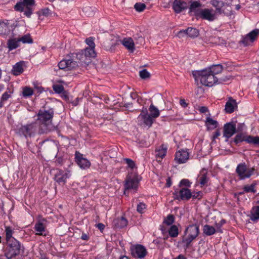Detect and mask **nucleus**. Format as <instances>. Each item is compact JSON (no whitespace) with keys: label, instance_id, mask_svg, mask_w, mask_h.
Listing matches in <instances>:
<instances>
[{"label":"nucleus","instance_id":"obj_1","mask_svg":"<svg viewBox=\"0 0 259 259\" xmlns=\"http://www.w3.org/2000/svg\"><path fill=\"white\" fill-rule=\"evenodd\" d=\"M194 76L200 79L202 84L209 87L213 86L218 82L219 83H222L227 80V79H218L217 77L214 76L213 74L211 73L206 69L198 71Z\"/></svg>","mask_w":259,"mask_h":259},{"label":"nucleus","instance_id":"obj_2","mask_svg":"<svg viewBox=\"0 0 259 259\" xmlns=\"http://www.w3.org/2000/svg\"><path fill=\"white\" fill-rule=\"evenodd\" d=\"M4 255L7 259H13L20 253L21 244L17 240L6 242Z\"/></svg>","mask_w":259,"mask_h":259},{"label":"nucleus","instance_id":"obj_3","mask_svg":"<svg viewBox=\"0 0 259 259\" xmlns=\"http://www.w3.org/2000/svg\"><path fill=\"white\" fill-rule=\"evenodd\" d=\"M35 4V0H23L18 2L15 6L14 9L19 12H23L24 15L30 18L33 13V7Z\"/></svg>","mask_w":259,"mask_h":259},{"label":"nucleus","instance_id":"obj_4","mask_svg":"<svg viewBox=\"0 0 259 259\" xmlns=\"http://www.w3.org/2000/svg\"><path fill=\"white\" fill-rule=\"evenodd\" d=\"M254 167H248L245 162L238 164L235 170V172L240 180L249 179L254 174Z\"/></svg>","mask_w":259,"mask_h":259},{"label":"nucleus","instance_id":"obj_5","mask_svg":"<svg viewBox=\"0 0 259 259\" xmlns=\"http://www.w3.org/2000/svg\"><path fill=\"white\" fill-rule=\"evenodd\" d=\"M79 63L74 58L69 57L60 61L58 65L60 69L69 71L79 66Z\"/></svg>","mask_w":259,"mask_h":259},{"label":"nucleus","instance_id":"obj_6","mask_svg":"<svg viewBox=\"0 0 259 259\" xmlns=\"http://www.w3.org/2000/svg\"><path fill=\"white\" fill-rule=\"evenodd\" d=\"M137 119L139 124L148 127L151 126L154 122V119L148 114L147 110L146 108L141 110Z\"/></svg>","mask_w":259,"mask_h":259},{"label":"nucleus","instance_id":"obj_7","mask_svg":"<svg viewBox=\"0 0 259 259\" xmlns=\"http://www.w3.org/2000/svg\"><path fill=\"white\" fill-rule=\"evenodd\" d=\"M96 56L94 49L87 48L82 50L80 53L76 55V58L78 59L80 63H88L90 62L91 58L95 57Z\"/></svg>","mask_w":259,"mask_h":259},{"label":"nucleus","instance_id":"obj_8","mask_svg":"<svg viewBox=\"0 0 259 259\" xmlns=\"http://www.w3.org/2000/svg\"><path fill=\"white\" fill-rule=\"evenodd\" d=\"M36 130V123H31L21 126L18 130V133L20 135L24 136L26 138L31 137L34 135Z\"/></svg>","mask_w":259,"mask_h":259},{"label":"nucleus","instance_id":"obj_9","mask_svg":"<svg viewBox=\"0 0 259 259\" xmlns=\"http://www.w3.org/2000/svg\"><path fill=\"white\" fill-rule=\"evenodd\" d=\"M130 250L132 256L138 258H143L147 254L146 248L141 244L132 245Z\"/></svg>","mask_w":259,"mask_h":259},{"label":"nucleus","instance_id":"obj_10","mask_svg":"<svg viewBox=\"0 0 259 259\" xmlns=\"http://www.w3.org/2000/svg\"><path fill=\"white\" fill-rule=\"evenodd\" d=\"M54 114L53 109H49L48 110H40L37 113L38 119L46 124L47 122L52 121Z\"/></svg>","mask_w":259,"mask_h":259},{"label":"nucleus","instance_id":"obj_11","mask_svg":"<svg viewBox=\"0 0 259 259\" xmlns=\"http://www.w3.org/2000/svg\"><path fill=\"white\" fill-rule=\"evenodd\" d=\"M175 198L178 200H188L192 197V192L188 188H183L173 193Z\"/></svg>","mask_w":259,"mask_h":259},{"label":"nucleus","instance_id":"obj_12","mask_svg":"<svg viewBox=\"0 0 259 259\" xmlns=\"http://www.w3.org/2000/svg\"><path fill=\"white\" fill-rule=\"evenodd\" d=\"M259 35V29H255L244 36L241 40V42L245 46H249L251 44Z\"/></svg>","mask_w":259,"mask_h":259},{"label":"nucleus","instance_id":"obj_13","mask_svg":"<svg viewBox=\"0 0 259 259\" xmlns=\"http://www.w3.org/2000/svg\"><path fill=\"white\" fill-rule=\"evenodd\" d=\"M139 181L136 177H127L124 184V194H126L128 190H132L134 192L136 191L138 187Z\"/></svg>","mask_w":259,"mask_h":259},{"label":"nucleus","instance_id":"obj_14","mask_svg":"<svg viewBox=\"0 0 259 259\" xmlns=\"http://www.w3.org/2000/svg\"><path fill=\"white\" fill-rule=\"evenodd\" d=\"M70 172L67 170H57L55 175V181L59 184H65L67 179L70 177Z\"/></svg>","mask_w":259,"mask_h":259},{"label":"nucleus","instance_id":"obj_15","mask_svg":"<svg viewBox=\"0 0 259 259\" xmlns=\"http://www.w3.org/2000/svg\"><path fill=\"white\" fill-rule=\"evenodd\" d=\"M75 159L77 165L82 169L88 168L91 166V162L79 152H75Z\"/></svg>","mask_w":259,"mask_h":259},{"label":"nucleus","instance_id":"obj_16","mask_svg":"<svg viewBox=\"0 0 259 259\" xmlns=\"http://www.w3.org/2000/svg\"><path fill=\"white\" fill-rule=\"evenodd\" d=\"M236 132V125L233 122L226 123L223 128V136L227 139L231 138Z\"/></svg>","mask_w":259,"mask_h":259},{"label":"nucleus","instance_id":"obj_17","mask_svg":"<svg viewBox=\"0 0 259 259\" xmlns=\"http://www.w3.org/2000/svg\"><path fill=\"white\" fill-rule=\"evenodd\" d=\"M198 17L210 21L214 20L216 18L215 11L212 9H204L201 10Z\"/></svg>","mask_w":259,"mask_h":259},{"label":"nucleus","instance_id":"obj_18","mask_svg":"<svg viewBox=\"0 0 259 259\" xmlns=\"http://www.w3.org/2000/svg\"><path fill=\"white\" fill-rule=\"evenodd\" d=\"M167 150V146L165 144H162L155 148V157L158 162H160L165 156Z\"/></svg>","mask_w":259,"mask_h":259},{"label":"nucleus","instance_id":"obj_19","mask_svg":"<svg viewBox=\"0 0 259 259\" xmlns=\"http://www.w3.org/2000/svg\"><path fill=\"white\" fill-rule=\"evenodd\" d=\"M189 154L187 150H181L175 154V160L179 164L184 163L188 160Z\"/></svg>","mask_w":259,"mask_h":259},{"label":"nucleus","instance_id":"obj_20","mask_svg":"<svg viewBox=\"0 0 259 259\" xmlns=\"http://www.w3.org/2000/svg\"><path fill=\"white\" fill-rule=\"evenodd\" d=\"M188 7V4L182 0H175L172 8L176 13H180Z\"/></svg>","mask_w":259,"mask_h":259},{"label":"nucleus","instance_id":"obj_21","mask_svg":"<svg viewBox=\"0 0 259 259\" xmlns=\"http://www.w3.org/2000/svg\"><path fill=\"white\" fill-rule=\"evenodd\" d=\"M207 169L203 168L200 171L197 179V183H199L202 187L207 185L208 182Z\"/></svg>","mask_w":259,"mask_h":259},{"label":"nucleus","instance_id":"obj_22","mask_svg":"<svg viewBox=\"0 0 259 259\" xmlns=\"http://www.w3.org/2000/svg\"><path fill=\"white\" fill-rule=\"evenodd\" d=\"M121 43L130 53H133L135 50V43L132 37L124 38Z\"/></svg>","mask_w":259,"mask_h":259},{"label":"nucleus","instance_id":"obj_23","mask_svg":"<svg viewBox=\"0 0 259 259\" xmlns=\"http://www.w3.org/2000/svg\"><path fill=\"white\" fill-rule=\"evenodd\" d=\"M199 232V227L197 225H192L189 226L185 231V234L188 236L195 238Z\"/></svg>","mask_w":259,"mask_h":259},{"label":"nucleus","instance_id":"obj_24","mask_svg":"<svg viewBox=\"0 0 259 259\" xmlns=\"http://www.w3.org/2000/svg\"><path fill=\"white\" fill-rule=\"evenodd\" d=\"M5 239L6 242L17 240L13 237L15 232V228L10 226H5Z\"/></svg>","mask_w":259,"mask_h":259},{"label":"nucleus","instance_id":"obj_25","mask_svg":"<svg viewBox=\"0 0 259 259\" xmlns=\"http://www.w3.org/2000/svg\"><path fill=\"white\" fill-rule=\"evenodd\" d=\"M201 6L200 3L197 1H193L191 3L189 7V12L193 13L194 15L198 17L202 9L200 8Z\"/></svg>","mask_w":259,"mask_h":259},{"label":"nucleus","instance_id":"obj_26","mask_svg":"<svg viewBox=\"0 0 259 259\" xmlns=\"http://www.w3.org/2000/svg\"><path fill=\"white\" fill-rule=\"evenodd\" d=\"M25 62L20 61L13 66L12 72L14 75H19L23 72Z\"/></svg>","mask_w":259,"mask_h":259},{"label":"nucleus","instance_id":"obj_27","mask_svg":"<svg viewBox=\"0 0 259 259\" xmlns=\"http://www.w3.org/2000/svg\"><path fill=\"white\" fill-rule=\"evenodd\" d=\"M237 107L236 101L231 98L229 99L225 105V110L227 113H231Z\"/></svg>","mask_w":259,"mask_h":259},{"label":"nucleus","instance_id":"obj_28","mask_svg":"<svg viewBox=\"0 0 259 259\" xmlns=\"http://www.w3.org/2000/svg\"><path fill=\"white\" fill-rule=\"evenodd\" d=\"M257 205L254 206L251 210L250 219L253 222L259 220V202H257Z\"/></svg>","mask_w":259,"mask_h":259},{"label":"nucleus","instance_id":"obj_29","mask_svg":"<svg viewBox=\"0 0 259 259\" xmlns=\"http://www.w3.org/2000/svg\"><path fill=\"white\" fill-rule=\"evenodd\" d=\"M7 47L9 51H12L20 47V42L17 38L9 39L7 41Z\"/></svg>","mask_w":259,"mask_h":259},{"label":"nucleus","instance_id":"obj_30","mask_svg":"<svg viewBox=\"0 0 259 259\" xmlns=\"http://www.w3.org/2000/svg\"><path fill=\"white\" fill-rule=\"evenodd\" d=\"M34 230L36 232L35 234L36 235L39 236H46V234H44V233L46 231V227L45 225L41 222H37L36 223L34 227Z\"/></svg>","mask_w":259,"mask_h":259},{"label":"nucleus","instance_id":"obj_31","mask_svg":"<svg viewBox=\"0 0 259 259\" xmlns=\"http://www.w3.org/2000/svg\"><path fill=\"white\" fill-rule=\"evenodd\" d=\"M113 225L117 228H123L127 225V221L124 217L117 218L113 221Z\"/></svg>","mask_w":259,"mask_h":259},{"label":"nucleus","instance_id":"obj_32","mask_svg":"<svg viewBox=\"0 0 259 259\" xmlns=\"http://www.w3.org/2000/svg\"><path fill=\"white\" fill-rule=\"evenodd\" d=\"M206 69L212 74H213L214 76L220 73L223 70V66L221 64H217L212 65Z\"/></svg>","mask_w":259,"mask_h":259},{"label":"nucleus","instance_id":"obj_33","mask_svg":"<svg viewBox=\"0 0 259 259\" xmlns=\"http://www.w3.org/2000/svg\"><path fill=\"white\" fill-rule=\"evenodd\" d=\"M149 111L150 112L149 115L154 120V119L157 118L160 115L159 110L152 104L150 105Z\"/></svg>","mask_w":259,"mask_h":259},{"label":"nucleus","instance_id":"obj_34","mask_svg":"<svg viewBox=\"0 0 259 259\" xmlns=\"http://www.w3.org/2000/svg\"><path fill=\"white\" fill-rule=\"evenodd\" d=\"M205 125L208 129L212 130L216 128L218 125L217 120H213L210 117H207L205 121Z\"/></svg>","mask_w":259,"mask_h":259},{"label":"nucleus","instance_id":"obj_35","mask_svg":"<svg viewBox=\"0 0 259 259\" xmlns=\"http://www.w3.org/2000/svg\"><path fill=\"white\" fill-rule=\"evenodd\" d=\"M10 32V28L7 24L4 22H0V34L4 36H7Z\"/></svg>","mask_w":259,"mask_h":259},{"label":"nucleus","instance_id":"obj_36","mask_svg":"<svg viewBox=\"0 0 259 259\" xmlns=\"http://www.w3.org/2000/svg\"><path fill=\"white\" fill-rule=\"evenodd\" d=\"M187 35L191 38L196 37L199 35L198 29L193 27H188L186 29Z\"/></svg>","mask_w":259,"mask_h":259},{"label":"nucleus","instance_id":"obj_37","mask_svg":"<svg viewBox=\"0 0 259 259\" xmlns=\"http://www.w3.org/2000/svg\"><path fill=\"white\" fill-rule=\"evenodd\" d=\"M203 233L207 236H210L214 234L216 230L214 228L208 225H205L203 227Z\"/></svg>","mask_w":259,"mask_h":259},{"label":"nucleus","instance_id":"obj_38","mask_svg":"<svg viewBox=\"0 0 259 259\" xmlns=\"http://www.w3.org/2000/svg\"><path fill=\"white\" fill-rule=\"evenodd\" d=\"M246 142L249 144H253L254 145H259V137L258 136H247Z\"/></svg>","mask_w":259,"mask_h":259},{"label":"nucleus","instance_id":"obj_39","mask_svg":"<svg viewBox=\"0 0 259 259\" xmlns=\"http://www.w3.org/2000/svg\"><path fill=\"white\" fill-rule=\"evenodd\" d=\"M19 42H21L23 44H32L33 42V39L31 38L30 34H26L23 36L18 37Z\"/></svg>","mask_w":259,"mask_h":259},{"label":"nucleus","instance_id":"obj_40","mask_svg":"<svg viewBox=\"0 0 259 259\" xmlns=\"http://www.w3.org/2000/svg\"><path fill=\"white\" fill-rule=\"evenodd\" d=\"M168 232L169 235L173 238L177 237L179 234L178 228L176 225L171 226Z\"/></svg>","mask_w":259,"mask_h":259},{"label":"nucleus","instance_id":"obj_41","mask_svg":"<svg viewBox=\"0 0 259 259\" xmlns=\"http://www.w3.org/2000/svg\"><path fill=\"white\" fill-rule=\"evenodd\" d=\"M33 93V89L30 87H25L23 88L22 95L24 98L30 97Z\"/></svg>","mask_w":259,"mask_h":259},{"label":"nucleus","instance_id":"obj_42","mask_svg":"<svg viewBox=\"0 0 259 259\" xmlns=\"http://www.w3.org/2000/svg\"><path fill=\"white\" fill-rule=\"evenodd\" d=\"M195 238H193L192 237L188 236V235H186L184 237L182 243L184 244V246L186 247V248H188L189 245H190V243Z\"/></svg>","mask_w":259,"mask_h":259},{"label":"nucleus","instance_id":"obj_43","mask_svg":"<svg viewBox=\"0 0 259 259\" xmlns=\"http://www.w3.org/2000/svg\"><path fill=\"white\" fill-rule=\"evenodd\" d=\"M256 183H252L250 185H246L243 187V191L245 193L252 192L255 193Z\"/></svg>","mask_w":259,"mask_h":259},{"label":"nucleus","instance_id":"obj_44","mask_svg":"<svg viewBox=\"0 0 259 259\" xmlns=\"http://www.w3.org/2000/svg\"><path fill=\"white\" fill-rule=\"evenodd\" d=\"M246 137L247 136H244L242 133L238 134L234 138V142L238 144L242 141L246 142Z\"/></svg>","mask_w":259,"mask_h":259},{"label":"nucleus","instance_id":"obj_45","mask_svg":"<svg viewBox=\"0 0 259 259\" xmlns=\"http://www.w3.org/2000/svg\"><path fill=\"white\" fill-rule=\"evenodd\" d=\"M136 10L139 12L143 11L146 8V5L144 3H137L134 6Z\"/></svg>","mask_w":259,"mask_h":259},{"label":"nucleus","instance_id":"obj_46","mask_svg":"<svg viewBox=\"0 0 259 259\" xmlns=\"http://www.w3.org/2000/svg\"><path fill=\"white\" fill-rule=\"evenodd\" d=\"M146 208V205L143 202H140L138 204L137 210L138 212L140 213H143L144 212Z\"/></svg>","mask_w":259,"mask_h":259},{"label":"nucleus","instance_id":"obj_47","mask_svg":"<svg viewBox=\"0 0 259 259\" xmlns=\"http://www.w3.org/2000/svg\"><path fill=\"white\" fill-rule=\"evenodd\" d=\"M139 75L141 78H142V79H146L150 77V73L145 69H144L140 71L139 72Z\"/></svg>","mask_w":259,"mask_h":259},{"label":"nucleus","instance_id":"obj_48","mask_svg":"<svg viewBox=\"0 0 259 259\" xmlns=\"http://www.w3.org/2000/svg\"><path fill=\"white\" fill-rule=\"evenodd\" d=\"M212 5L216 7V10L220 12L221 7L223 5V2L222 1H219L217 0H212Z\"/></svg>","mask_w":259,"mask_h":259},{"label":"nucleus","instance_id":"obj_49","mask_svg":"<svg viewBox=\"0 0 259 259\" xmlns=\"http://www.w3.org/2000/svg\"><path fill=\"white\" fill-rule=\"evenodd\" d=\"M174 222V217L172 214H169L164 220V223L167 225H171Z\"/></svg>","mask_w":259,"mask_h":259},{"label":"nucleus","instance_id":"obj_50","mask_svg":"<svg viewBox=\"0 0 259 259\" xmlns=\"http://www.w3.org/2000/svg\"><path fill=\"white\" fill-rule=\"evenodd\" d=\"M53 88L54 91L57 93H61L64 91V87L61 84H55Z\"/></svg>","mask_w":259,"mask_h":259},{"label":"nucleus","instance_id":"obj_51","mask_svg":"<svg viewBox=\"0 0 259 259\" xmlns=\"http://www.w3.org/2000/svg\"><path fill=\"white\" fill-rule=\"evenodd\" d=\"M123 160L128 167L131 168V169H133L135 167L136 165L135 162L131 159L125 158Z\"/></svg>","mask_w":259,"mask_h":259},{"label":"nucleus","instance_id":"obj_52","mask_svg":"<svg viewBox=\"0 0 259 259\" xmlns=\"http://www.w3.org/2000/svg\"><path fill=\"white\" fill-rule=\"evenodd\" d=\"M85 42L89 46L88 48L95 49V44L94 41V39L93 37H89L86 39Z\"/></svg>","mask_w":259,"mask_h":259},{"label":"nucleus","instance_id":"obj_53","mask_svg":"<svg viewBox=\"0 0 259 259\" xmlns=\"http://www.w3.org/2000/svg\"><path fill=\"white\" fill-rule=\"evenodd\" d=\"M202 197V193L201 191H198L197 192L192 193V197L193 199H200Z\"/></svg>","mask_w":259,"mask_h":259},{"label":"nucleus","instance_id":"obj_54","mask_svg":"<svg viewBox=\"0 0 259 259\" xmlns=\"http://www.w3.org/2000/svg\"><path fill=\"white\" fill-rule=\"evenodd\" d=\"M11 92L10 91H9V92H5L2 97H1V100L2 101H7L10 97V95H11Z\"/></svg>","mask_w":259,"mask_h":259},{"label":"nucleus","instance_id":"obj_55","mask_svg":"<svg viewBox=\"0 0 259 259\" xmlns=\"http://www.w3.org/2000/svg\"><path fill=\"white\" fill-rule=\"evenodd\" d=\"M177 36L180 38H182L186 36H187L186 29L181 30L180 31L178 32Z\"/></svg>","mask_w":259,"mask_h":259},{"label":"nucleus","instance_id":"obj_56","mask_svg":"<svg viewBox=\"0 0 259 259\" xmlns=\"http://www.w3.org/2000/svg\"><path fill=\"white\" fill-rule=\"evenodd\" d=\"M83 11L89 16H91L94 15L93 9L91 7H85L83 9Z\"/></svg>","mask_w":259,"mask_h":259},{"label":"nucleus","instance_id":"obj_57","mask_svg":"<svg viewBox=\"0 0 259 259\" xmlns=\"http://www.w3.org/2000/svg\"><path fill=\"white\" fill-rule=\"evenodd\" d=\"M191 183L187 179H183L180 181V185L189 187Z\"/></svg>","mask_w":259,"mask_h":259},{"label":"nucleus","instance_id":"obj_58","mask_svg":"<svg viewBox=\"0 0 259 259\" xmlns=\"http://www.w3.org/2000/svg\"><path fill=\"white\" fill-rule=\"evenodd\" d=\"M180 104L183 108H186L188 105V104L186 103L185 100L183 99L180 100Z\"/></svg>","mask_w":259,"mask_h":259},{"label":"nucleus","instance_id":"obj_59","mask_svg":"<svg viewBox=\"0 0 259 259\" xmlns=\"http://www.w3.org/2000/svg\"><path fill=\"white\" fill-rule=\"evenodd\" d=\"M41 13L42 15L47 16L50 13V10L49 9H45L41 10Z\"/></svg>","mask_w":259,"mask_h":259},{"label":"nucleus","instance_id":"obj_60","mask_svg":"<svg viewBox=\"0 0 259 259\" xmlns=\"http://www.w3.org/2000/svg\"><path fill=\"white\" fill-rule=\"evenodd\" d=\"M220 135L221 133L219 130H217V131H215L212 136L213 140H214L215 139H217L218 137L220 136Z\"/></svg>","mask_w":259,"mask_h":259},{"label":"nucleus","instance_id":"obj_61","mask_svg":"<svg viewBox=\"0 0 259 259\" xmlns=\"http://www.w3.org/2000/svg\"><path fill=\"white\" fill-rule=\"evenodd\" d=\"M81 239L83 240H88L89 239V234L83 233L81 236Z\"/></svg>","mask_w":259,"mask_h":259},{"label":"nucleus","instance_id":"obj_62","mask_svg":"<svg viewBox=\"0 0 259 259\" xmlns=\"http://www.w3.org/2000/svg\"><path fill=\"white\" fill-rule=\"evenodd\" d=\"M171 184H172V183H171L170 178L169 177L167 178L166 179V187H169L171 186Z\"/></svg>","mask_w":259,"mask_h":259},{"label":"nucleus","instance_id":"obj_63","mask_svg":"<svg viewBox=\"0 0 259 259\" xmlns=\"http://www.w3.org/2000/svg\"><path fill=\"white\" fill-rule=\"evenodd\" d=\"M97 228L100 230L101 231H102L105 228V226L104 225H103V224L102 223H99L97 224Z\"/></svg>","mask_w":259,"mask_h":259},{"label":"nucleus","instance_id":"obj_64","mask_svg":"<svg viewBox=\"0 0 259 259\" xmlns=\"http://www.w3.org/2000/svg\"><path fill=\"white\" fill-rule=\"evenodd\" d=\"M174 259H186V258L184 255L180 254L179 256H178L177 257L175 258Z\"/></svg>","mask_w":259,"mask_h":259}]
</instances>
